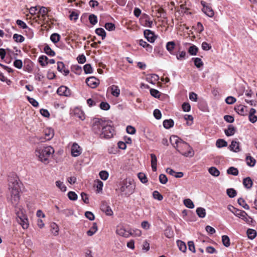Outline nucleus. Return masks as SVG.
<instances>
[{"label": "nucleus", "mask_w": 257, "mask_h": 257, "mask_svg": "<svg viewBox=\"0 0 257 257\" xmlns=\"http://www.w3.org/2000/svg\"><path fill=\"white\" fill-rule=\"evenodd\" d=\"M92 129L95 134H98L101 138L110 139L114 134V130L108 121L96 119L93 122Z\"/></svg>", "instance_id": "obj_1"}, {"label": "nucleus", "mask_w": 257, "mask_h": 257, "mask_svg": "<svg viewBox=\"0 0 257 257\" xmlns=\"http://www.w3.org/2000/svg\"><path fill=\"white\" fill-rule=\"evenodd\" d=\"M9 190L11 194L10 201L15 207H18L20 200V186L16 177H9Z\"/></svg>", "instance_id": "obj_2"}, {"label": "nucleus", "mask_w": 257, "mask_h": 257, "mask_svg": "<svg viewBox=\"0 0 257 257\" xmlns=\"http://www.w3.org/2000/svg\"><path fill=\"white\" fill-rule=\"evenodd\" d=\"M54 152L53 148L50 146L37 147L35 152L36 156L39 161L45 164L49 163V159Z\"/></svg>", "instance_id": "obj_3"}, {"label": "nucleus", "mask_w": 257, "mask_h": 257, "mask_svg": "<svg viewBox=\"0 0 257 257\" xmlns=\"http://www.w3.org/2000/svg\"><path fill=\"white\" fill-rule=\"evenodd\" d=\"M176 150L182 155L186 157H192L194 155L193 148L186 142L182 140Z\"/></svg>", "instance_id": "obj_4"}, {"label": "nucleus", "mask_w": 257, "mask_h": 257, "mask_svg": "<svg viewBox=\"0 0 257 257\" xmlns=\"http://www.w3.org/2000/svg\"><path fill=\"white\" fill-rule=\"evenodd\" d=\"M135 186L131 179H126L123 181L122 186L120 188L121 192H124L126 195L132 194L134 191Z\"/></svg>", "instance_id": "obj_5"}, {"label": "nucleus", "mask_w": 257, "mask_h": 257, "mask_svg": "<svg viewBox=\"0 0 257 257\" xmlns=\"http://www.w3.org/2000/svg\"><path fill=\"white\" fill-rule=\"evenodd\" d=\"M233 214L248 224H250L253 222V219L248 216L244 211L239 209L235 210Z\"/></svg>", "instance_id": "obj_6"}, {"label": "nucleus", "mask_w": 257, "mask_h": 257, "mask_svg": "<svg viewBox=\"0 0 257 257\" xmlns=\"http://www.w3.org/2000/svg\"><path fill=\"white\" fill-rule=\"evenodd\" d=\"M45 137H36V139L41 142H44L50 140L54 135V132L53 129L51 128H47L44 131Z\"/></svg>", "instance_id": "obj_7"}, {"label": "nucleus", "mask_w": 257, "mask_h": 257, "mask_svg": "<svg viewBox=\"0 0 257 257\" xmlns=\"http://www.w3.org/2000/svg\"><path fill=\"white\" fill-rule=\"evenodd\" d=\"M116 233L118 235L124 237H128L131 236V234H133L132 231V229L127 230L122 226H118L117 227Z\"/></svg>", "instance_id": "obj_8"}, {"label": "nucleus", "mask_w": 257, "mask_h": 257, "mask_svg": "<svg viewBox=\"0 0 257 257\" xmlns=\"http://www.w3.org/2000/svg\"><path fill=\"white\" fill-rule=\"evenodd\" d=\"M18 222L21 224L23 229H27L29 227L28 219L27 216L23 214L19 213L18 215Z\"/></svg>", "instance_id": "obj_9"}, {"label": "nucleus", "mask_w": 257, "mask_h": 257, "mask_svg": "<svg viewBox=\"0 0 257 257\" xmlns=\"http://www.w3.org/2000/svg\"><path fill=\"white\" fill-rule=\"evenodd\" d=\"M71 155L74 157H77L80 156L82 153V149L76 143H74L71 148Z\"/></svg>", "instance_id": "obj_10"}, {"label": "nucleus", "mask_w": 257, "mask_h": 257, "mask_svg": "<svg viewBox=\"0 0 257 257\" xmlns=\"http://www.w3.org/2000/svg\"><path fill=\"white\" fill-rule=\"evenodd\" d=\"M85 81L87 85L92 88H96L99 84V80L94 76L87 78Z\"/></svg>", "instance_id": "obj_11"}, {"label": "nucleus", "mask_w": 257, "mask_h": 257, "mask_svg": "<svg viewBox=\"0 0 257 257\" xmlns=\"http://www.w3.org/2000/svg\"><path fill=\"white\" fill-rule=\"evenodd\" d=\"M101 210L105 213L106 215L112 216L113 212L110 207L108 205L106 202H102L100 206Z\"/></svg>", "instance_id": "obj_12"}, {"label": "nucleus", "mask_w": 257, "mask_h": 257, "mask_svg": "<svg viewBox=\"0 0 257 257\" xmlns=\"http://www.w3.org/2000/svg\"><path fill=\"white\" fill-rule=\"evenodd\" d=\"M57 93L60 96H69L71 95L70 90L65 86H61L57 91Z\"/></svg>", "instance_id": "obj_13"}, {"label": "nucleus", "mask_w": 257, "mask_h": 257, "mask_svg": "<svg viewBox=\"0 0 257 257\" xmlns=\"http://www.w3.org/2000/svg\"><path fill=\"white\" fill-rule=\"evenodd\" d=\"M144 34L147 40L150 43H154L156 39V36L153 32L150 30H145Z\"/></svg>", "instance_id": "obj_14"}, {"label": "nucleus", "mask_w": 257, "mask_h": 257, "mask_svg": "<svg viewBox=\"0 0 257 257\" xmlns=\"http://www.w3.org/2000/svg\"><path fill=\"white\" fill-rule=\"evenodd\" d=\"M57 70L58 71L63 73L65 76L69 73V70L66 68L64 64L62 62H57Z\"/></svg>", "instance_id": "obj_15"}, {"label": "nucleus", "mask_w": 257, "mask_h": 257, "mask_svg": "<svg viewBox=\"0 0 257 257\" xmlns=\"http://www.w3.org/2000/svg\"><path fill=\"white\" fill-rule=\"evenodd\" d=\"M239 142L233 140L229 145V150L232 152L237 153L240 151Z\"/></svg>", "instance_id": "obj_16"}, {"label": "nucleus", "mask_w": 257, "mask_h": 257, "mask_svg": "<svg viewBox=\"0 0 257 257\" xmlns=\"http://www.w3.org/2000/svg\"><path fill=\"white\" fill-rule=\"evenodd\" d=\"M182 140V139L176 136H171L170 138V143L175 149L177 148L178 146Z\"/></svg>", "instance_id": "obj_17"}, {"label": "nucleus", "mask_w": 257, "mask_h": 257, "mask_svg": "<svg viewBox=\"0 0 257 257\" xmlns=\"http://www.w3.org/2000/svg\"><path fill=\"white\" fill-rule=\"evenodd\" d=\"M155 11L156 12V16L158 18L166 19V14L165 11L161 7H155Z\"/></svg>", "instance_id": "obj_18"}, {"label": "nucleus", "mask_w": 257, "mask_h": 257, "mask_svg": "<svg viewBox=\"0 0 257 257\" xmlns=\"http://www.w3.org/2000/svg\"><path fill=\"white\" fill-rule=\"evenodd\" d=\"M16 24L21 28H22L23 29H25L26 30H28V31L32 33V35L30 36V38H32L33 37V32L32 29L28 28L26 24L23 22L22 20H18L16 21Z\"/></svg>", "instance_id": "obj_19"}, {"label": "nucleus", "mask_w": 257, "mask_h": 257, "mask_svg": "<svg viewBox=\"0 0 257 257\" xmlns=\"http://www.w3.org/2000/svg\"><path fill=\"white\" fill-rule=\"evenodd\" d=\"M235 110L237 113L241 115H244L246 114V106L239 105L235 107Z\"/></svg>", "instance_id": "obj_20"}, {"label": "nucleus", "mask_w": 257, "mask_h": 257, "mask_svg": "<svg viewBox=\"0 0 257 257\" xmlns=\"http://www.w3.org/2000/svg\"><path fill=\"white\" fill-rule=\"evenodd\" d=\"M236 132V128L231 124L228 126L227 129L224 130L225 134L227 136H232Z\"/></svg>", "instance_id": "obj_21"}, {"label": "nucleus", "mask_w": 257, "mask_h": 257, "mask_svg": "<svg viewBox=\"0 0 257 257\" xmlns=\"http://www.w3.org/2000/svg\"><path fill=\"white\" fill-rule=\"evenodd\" d=\"M109 89L110 90L111 93L113 96L118 97L119 95L120 89L117 86L112 85Z\"/></svg>", "instance_id": "obj_22"}, {"label": "nucleus", "mask_w": 257, "mask_h": 257, "mask_svg": "<svg viewBox=\"0 0 257 257\" xmlns=\"http://www.w3.org/2000/svg\"><path fill=\"white\" fill-rule=\"evenodd\" d=\"M243 184L246 188L250 189L252 186L253 182L251 179L248 177L243 179Z\"/></svg>", "instance_id": "obj_23"}, {"label": "nucleus", "mask_w": 257, "mask_h": 257, "mask_svg": "<svg viewBox=\"0 0 257 257\" xmlns=\"http://www.w3.org/2000/svg\"><path fill=\"white\" fill-rule=\"evenodd\" d=\"M202 11L209 17H212L214 15L212 9L208 6H204V8L202 9Z\"/></svg>", "instance_id": "obj_24"}, {"label": "nucleus", "mask_w": 257, "mask_h": 257, "mask_svg": "<svg viewBox=\"0 0 257 257\" xmlns=\"http://www.w3.org/2000/svg\"><path fill=\"white\" fill-rule=\"evenodd\" d=\"M151 167L153 171L157 170V159L156 155L154 154H151Z\"/></svg>", "instance_id": "obj_25"}, {"label": "nucleus", "mask_w": 257, "mask_h": 257, "mask_svg": "<svg viewBox=\"0 0 257 257\" xmlns=\"http://www.w3.org/2000/svg\"><path fill=\"white\" fill-rule=\"evenodd\" d=\"M97 225L95 222L93 223L92 226L91 227L90 229L87 231V234L88 236H92L97 231Z\"/></svg>", "instance_id": "obj_26"}, {"label": "nucleus", "mask_w": 257, "mask_h": 257, "mask_svg": "<svg viewBox=\"0 0 257 257\" xmlns=\"http://www.w3.org/2000/svg\"><path fill=\"white\" fill-rule=\"evenodd\" d=\"M38 61L42 67H44L48 64V58L47 56L42 55L39 58Z\"/></svg>", "instance_id": "obj_27"}, {"label": "nucleus", "mask_w": 257, "mask_h": 257, "mask_svg": "<svg viewBox=\"0 0 257 257\" xmlns=\"http://www.w3.org/2000/svg\"><path fill=\"white\" fill-rule=\"evenodd\" d=\"M175 43L173 41L168 42L166 44V49L171 54H173V51L175 48Z\"/></svg>", "instance_id": "obj_28"}, {"label": "nucleus", "mask_w": 257, "mask_h": 257, "mask_svg": "<svg viewBox=\"0 0 257 257\" xmlns=\"http://www.w3.org/2000/svg\"><path fill=\"white\" fill-rule=\"evenodd\" d=\"M44 51L46 54L50 56H54L55 55V52L47 44H46L45 46Z\"/></svg>", "instance_id": "obj_29"}, {"label": "nucleus", "mask_w": 257, "mask_h": 257, "mask_svg": "<svg viewBox=\"0 0 257 257\" xmlns=\"http://www.w3.org/2000/svg\"><path fill=\"white\" fill-rule=\"evenodd\" d=\"M51 231L54 235H57L59 232V227L55 223L53 222L51 224Z\"/></svg>", "instance_id": "obj_30"}, {"label": "nucleus", "mask_w": 257, "mask_h": 257, "mask_svg": "<svg viewBox=\"0 0 257 257\" xmlns=\"http://www.w3.org/2000/svg\"><path fill=\"white\" fill-rule=\"evenodd\" d=\"M49 10L48 9L44 7H41L39 13L41 15V17L43 20L46 19V16H47Z\"/></svg>", "instance_id": "obj_31"}, {"label": "nucleus", "mask_w": 257, "mask_h": 257, "mask_svg": "<svg viewBox=\"0 0 257 257\" xmlns=\"http://www.w3.org/2000/svg\"><path fill=\"white\" fill-rule=\"evenodd\" d=\"M174 125V121L171 119H166L163 121V126L165 128L169 129Z\"/></svg>", "instance_id": "obj_32"}, {"label": "nucleus", "mask_w": 257, "mask_h": 257, "mask_svg": "<svg viewBox=\"0 0 257 257\" xmlns=\"http://www.w3.org/2000/svg\"><path fill=\"white\" fill-rule=\"evenodd\" d=\"M216 146L218 148L225 147L227 146V142L223 139H218L216 141Z\"/></svg>", "instance_id": "obj_33"}, {"label": "nucleus", "mask_w": 257, "mask_h": 257, "mask_svg": "<svg viewBox=\"0 0 257 257\" xmlns=\"http://www.w3.org/2000/svg\"><path fill=\"white\" fill-rule=\"evenodd\" d=\"M247 165L250 167H253L256 162L255 160L250 156H247L246 157Z\"/></svg>", "instance_id": "obj_34"}, {"label": "nucleus", "mask_w": 257, "mask_h": 257, "mask_svg": "<svg viewBox=\"0 0 257 257\" xmlns=\"http://www.w3.org/2000/svg\"><path fill=\"white\" fill-rule=\"evenodd\" d=\"M196 213L200 218H204L206 215V210L202 207H198L196 209Z\"/></svg>", "instance_id": "obj_35"}, {"label": "nucleus", "mask_w": 257, "mask_h": 257, "mask_svg": "<svg viewBox=\"0 0 257 257\" xmlns=\"http://www.w3.org/2000/svg\"><path fill=\"white\" fill-rule=\"evenodd\" d=\"M209 173L212 176L218 177L220 175L219 171L215 167H212L208 170Z\"/></svg>", "instance_id": "obj_36"}, {"label": "nucleus", "mask_w": 257, "mask_h": 257, "mask_svg": "<svg viewBox=\"0 0 257 257\" xmlns=\"http://www.w3.org/2000/svg\"><path fill=\"white\" fill-rule=\"evenodd\" d=\"M164 234L167 237L169 238L173 237L174 235L173 231L171 228L170 227H167L166 228L164 231Z\"/></svg>", "instance_id": "obj_37"}, {"label": "nucleus", "mask_w": 257, "mask_h": 257, "mask_svg": "<svg viewBox=\"0 0 257 257\" xmlns=\"http://www.w3.org/2000/svg\"><path fill=\"white\" fill-rule=\"evenodd\" d=\"M95 33L101 37L102 39L104 40L106 37V33L103 28H97L95 30Z\"/></svg>", "instance_id": "obj_38"}, {"label": "nucleus", "mask_w": 257, "mask_h": 257, "mask_svg": "<svg viewBox=\"0 0 257 257\" xmlns=\"http://www.w3.org/2000/svg\"><path fill=\"white\" fill-rule=\"evenodd\" d=\"M177 245L179 247V249L183 252H185L187 249V246L186 244L182 241L181 240H178L177 241Z\"/></svg>", "instance_id": "obj_39"}, {"label": "nucleus", "mask_w": 257, "mask_h": 257, "mask_svg": "<svg viewBox=\"0 0 257 257\" xmlns=\"http://www.w3.org/2000/svg\"><path fill=\"white\" fill-rule=\"evenodd\" d=\"M60 39V36L57 33H53L50 36V40L54 43L58 42Z\"/></svg>", "instance_id": "obj_40"}, {"label": "nucleus", "mask_w": 257, "mask_h": 257, "mask_svg": "<svg viewBox=\"0 0 257 257\" xmlns=\"http://www.w3.org/2000/svg\"><path fill=\"white\" fill-rule=\"evenodd\" d=\"M247 234L248 238L250 239H253L256 236V232L255 230L252 229H248L247 230Z\"/></svg>", "instance_id": "obj_41"}, {"label": "nucleus", "mask_w": 257, "mask_h": 257, "mask_svg": "<svg viewBox=\"0 0 257 257\" xmlns=\"http://www.w3.org/2000/svg\"><path fill=\"white\" fill-rule=\"evenodd\" d=\"M13 39L15 42L18 43H22L25 40V38L23 36L17 34L14 35Z\"/></svg>", "instance_id": "obj_42"}, {"label": "nucleus", "mask_w": 257, "mask_h": 257, "mask_svg": "<svg viewBox=\"0 0 257 257\" xmlns=\"http://www.w3.org/2000/svg\"><path fill=\"white\" fill-rule=\"evenodd\" d=\"M227 173L228 174L237 176L238 174V171L237 168L233 167H231L227 169Z\"/></svg>", "instance_id": "obj_43"}, {"label": "nucleus", "mask_w": 257, "mask_h": 257, "mask_svg": "<svg viewBox=\"0 0 257 257\" xmlns=\"http://www.w3.org/2000/svg\"><path fill=\"white\" fill-rule=\"evenodd\" d=\"M56 185L62 192H65L66 191L67 188L63 182H61V181H57L56 182Z\"/></svg>", "instance_id": "obj_44"}, {"label": "nucleus", "mask_w": 257, "mask_h": 257, "mask_svg": "<svg viewBox=\"0 0 257 257\" xmlns=\"http://www.w3.org/2000/svg\"><path fill=\"white\" fill-rule=\"evenodd\" d=\"M198 50V48L196 46L193 45L189 48L188 53L191 55H196Z\"/></svg>", "instance_id": "obj_45"}, {"label": "nucleus", "mask_w": 257, "mask_h": 257, "mask_svg": "<svg viewBox=\"0 0 257 257\" xmlns=\"http://www.w3.org/2000/svg\"><path fill=\"white\" fill-rule=\"evenodd\" d=\"M184 205L188 208L192 209L194 207V205L190 199H186L184 200Z\"/></svg>", "instance_id": "obj_46"}, {"label": "nucleus", "mask_w": 257, "mask_h": 257, "mask_svg": "<svg viewBox=\"0 0 257 257\" xmlns=\"http://www.w3.org/2000/svg\"><path fill=\"white\" fill-rule=\"evenodd\" d=\"M238 203L246 210L249 209V206L245 203L244 200L242 198H239L237 200Z\"/></svg>", "instance_id": "obj_47"}, {"label": "nucleus", "mask_w": 257, "mask_h": 257, "mask_svg": "<svg viewBox=\"0 0 257 257\" xmlns=\"http://www.w3.org/2000/svg\"><path fill=\"white\" fill-rule=\"evenodd\" d=\"M222 241L225 246L228 247L230 245V239L227 235H224L222 236Z\"/></svg>", "instance_id": "obj_48"}, {"label": "nucleus", "mask_w": 257, "mask_h": 257, "mask_svg": "<svg viewBox=\"0 0 257 257\" xmlns=\"http://www.w3.org/2000/svg\"><path fill=\"white\" fill-rule=\"evenodd\" d=\"M61 213L64 214L66 217H69L73 215L74 211L71 209H66L62 210Z\"/></svg>", "instance_id": "obj_49"}, {"label": "nucleus", "mask_w": 257, "mask_h": 257, "mask_svg": "<svg viewBox=\"0 0 257 257\" xmlns=\"http://www.w3.org/2000/svg\"><path fill=\"white\" fill-rule=\"evenodd\" d=\"M138 176L142 183H146L148 182L147 177L144 173H139Z\"/></svg>", "instance_id": "obj_50"}, {"label": "nucleus", "mask_w": 257, "mask_h": 257, "mask_svg": "<svg viewBox=\"0 0 257 257\" xmlns=\"http://www.w3.org/2000/svg\"><path fill=\"white\" fill-rule=\"evenodd\" d=\"M83 69L86 74H90L93 72L92 68L89 64H85L83 67Z\"/></svg>", "instance_id": "obj_51"}, {"label": "nucleus", "mask_w": 257, "mask_h": 257, "mask_svg": "<svg viewBox=\"0 0 257 257\" xmlns=\"http://www.w3.org/2000/svg\"><path fill=\"white\" fill-rule=\"evenodd\" d=\"M226 193L228 196L230 198H233L236 195V191L233 188L227 189Z\"/></svg>", "instance_id": "obj_52"}, {"label": "nucleus", "mask_w": 257, "mask_h": 257, "mask_svg": "<svg viewBox=\"0 0 257 257\" xmlns=\"http://www.w3.org/2000/svg\"><path fill=\"white\" fill-rule=\"evenodd\" d=\"M150 93L151 95L155 98H159L160 96V92L155 89L151 88L150 89Z\"/></svg>", "instance_id": "obj_53"}, {"label": "nucleus", "mask_w": 257, "mask_h": 257, "mask_svg": "<svg viewBox=\"0 0 257 257\" xmlns=\"http://www.w3.org/2000/svg\"><path fill=\"white\" fill-rule=\"evenodd\" d=\"M89 20L90 23L93 25H94L97 23V17L93 15H90L89 17Z\"/></svg>", "instance_id": "obj_54"}, {"label": "nucleus", "mask_w": 257, "mask_h": 257, "mask_svg": "<svg viewBox=\"0 0 257 257\" xmlns=\"http://www.w3.org/2000/svg\"><path fill=\"white\" fill-rule=\"evenodd\" d=\"M194 65L197 68H200L203 65V63L201 59L199 58H195L194 59Z\"/></svg>", "instance_id": "obj_55"}, {"label": "nucleus", "mask_w": 257, "mask_h": 257, "mask_svg": "<svg viewBox=\"0 0 257 257\" xmlns=\"http://www.w3.org/2000/svg\"><path fill=\"white\" fill-rule=\"evenodd\" d=\"M153 196L155 199L159 201L163 199V196L158 191H154L153 193Z\"/></svg>", "instance_id": "obj_56"}, {"label": "nucleus", "mask_w": 257, "mask_h": 257, "mask_svg": "<svg viewBox=\"0 0 257 257\" xmlns=\"http://www.w3.org/2000/svg\"><path fill=\"white\" fill-rule=\"evenodd\" d=\"M68 197L71 200H76L77 199V195L73 191H70L68 193Z\"/></svg>", "instance_id": "obj_57"}, {"label": "nucleus", "mask_w": 257, "mask_h": 257, "mask_svg": "<svg viewBox=\"0 0 257 257\" xmlns=\"http://www.w3.org/2000/svg\"><path fill=\"white\" fill-rule=\"evenodd\" d=\"M159 181L161 183L165 184L168 182V178L165 175L162 174L159 176Z\"/></svg>", "instance_id": "obj_58"}, {"label": "nucleus", "mask_w": 257, "mask_h": 257, "mask_svg": "<svg viewBox=\"0 0 257 257\" xmlns=\"http://www.w3.org/2000/svg\"><path fill=\"white\" fill-rule=\"evenodd\" d=\"M100 107L104 110H107L110 108L109 104L106 102H102L100 104Z\"/></svg>", "instance_id": "obj_59"}, {"label": "nucleus", "mask_w": 257, "mask_h": 257, "mask_svg": "<svg viewBox=\"0 0 257 257\" xmlns=\"http://www.w3.org/2000/svg\"><path fill=\"white\" fill-rule=\"evenodd\" d=\"M105 28L108 31L114 30L115 27L114 24L111 23H107L105 24Z\"/></svg>", "instance_id": "obj_60"}, {"label": "nucleus", "mask_w": 257, "mask_h": 257, "mask_svg": "<svg viewBox=\"0 0 257 257\" xmlns=\"http://www.w3.org/2000/svg\"><path fill=\"white\" fill-rule=\"evenodd\" d=\"M100 178L103 180H106L108 177V173L105 171H101L99 173Z\"/></svg>", "instance_id": "obj_61"}, {"label": "nucleus", "mask_w": 257, "mask_h": 257, "mask_svg": "<svg viewBox=\"0 0 257 257\" xmlns=\"http://www.w3.org/2000/svg\"><path fill=\"white\" fill-rule=\"evenodd\" d=\"M14 65L18 69H21L23 66V62L21 60L17 59L14 61Z\"/></svg>", "instance_id": "obj_62"}, {"label": "nucleus", "mask_w": 257, "mask_h": 257, "mask_svg": "<svg viewBox=\"0 0 257 257\" xmlns=\"http://www.w3.org/2000/svg\"><path fill=\"white\" fill-rule=\"evenodd\" d=\"M182 108L184 111L189 112L190 110L191 106L189 103L184 102L182 105Z\"/></svg>", "instance_id": "obj_63"}, {"label": "nucleus", "mask_w": 257, "mask_h": 257, "mask_svg": "<svg viewBox=\"0 0 257 257\" xmlns=\"http://www.w3.org/2000/svg\"><path fill=\"white\" fill-rule=\"evenodd\" d=\"M126 132L131 135H134L136 133L135 128L131 125H128L126 128Z\"/></svg>", "instance_id": "obj_64"}]
</instances>
